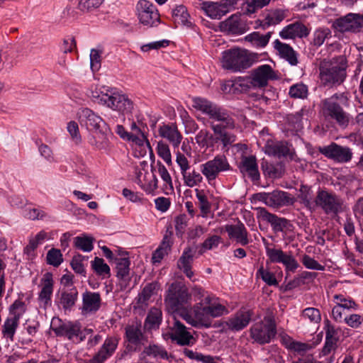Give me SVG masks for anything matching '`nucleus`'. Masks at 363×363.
Masks as SVG:
<instances>
[{"label": "nucleus", "instance_id": "1", "mask_svg": "<svg viewBox=\"0 0 363 363\" xmlns=\"http://www.w3.org/2000/svg\"><path fill=\"white\" fill-rule=\"evenodd\" d=\"M275 78L274 72L269 65H263L252 72L247 77H237L228 81L223 86L225 92L235 94L247 91L250 87L262 88L267 85L269 79Z\"/></svg>", "mask_w": 363, "mask_h": 363}, {"label": "nucleus", "instance_id": "2", "mask_svg": "<svg viewBox=\"0 0 363 363\" xmlns=\"http://www.w3.org/2000/svg\"><path fill=\"white\" fill-rule=\"evenodd\" d=\"M253 62V55L245 49L233 48L222 52V67L233 72H242L251 67Z\"/></svg>", "mask_w": 363, "mask_h": 363}, {"label": "nucleus", "instance_id": "3", "mask_svg": "<svg viewBox=\"0 0 363 363\" xmlns=\"http://www.w3.org/2000/svg\"><path fill=\"white\" fill-rule=\"evenodd\" d=\"M333 62L320 67V76L323 84L325 86L340 84L347 76V59L340 55L333 59Z\"/></svg>", "mask_w": 363, "mask_h": 363}, {"label": "nucleus", "instance_id": "4", "mask_svg": "<svg viewBox=\"0 0 363 363\" xmlns=\"http://www.w3.org/2000/svg\"><path fill=\"white\" fill-rule=\"evenodd\" d=\"M340 95L333 94L321 101V114L325 121H335L342 127H346L350 122V114L338 104Z\"/></svg>", "mask_w": 363, "mask_h": 363}, {"label": "nucleus", "instance_id": "5", "mask_svg": "<svg viewBox=\"0 0 363 363\" xmlns=\"http://www.w3.org/2000/svg\"><path fill=\"white\" fill-rule=\"evenodd\" d=\"M26 311L25 303L19 299L16 300L9 308V315L4 320L1 328L2 335L6 340L13 342L14 335L19 325L20 319Z\"/></svg>", "mask_w": 363, "mask_h": 363}, {"label": "nucleus", "instance_id": "6", "mask_svg": "<svg viewBox=\"0 0 363 363\" xmlns=\"http://www.w3.org/2000/svg\"><path fill=\"white\" fill-rule=\"evenodd\" d=\"M92 97L98 99L99 103L123 114L131 113L133 108V101L126 95L118 92L98 94L96 91L92 93Z\"/></svg>", "mask_w": 363, "mask_h": 363}, {"label": "nucleus", "instance_id": "7", "mask_svg": "<svg viewBox=\"0 0 363 363\" xmlns=\"http://www.w3.org/2000/svg\"><path fill=\"white\" fill-rule=\"evenodd\" d=\"M315 207H319L327 215L337 216L344 211V201L333 191L320 189L315 198Z\"/></svg>", "mask_w": 363, "mask_h": 363}, {"label": "nucleus", "instance_id": "8", "mask_svg": "<svg viewBox=\"0 0 363 363\" xmlns=\"http://www.w3.org/2000/svg\"><path fill=\"white\" fill-rule=\"evenodd\" d=\"M276 335L277 325L272 317H264L263 320L252 325L250 329V336L253 342L262 345L269 343Z\"/></svg>", "mask_w": 363, "mask_h": 363}, {"label": "nucleus", "instance_id": "9", "mask_svg": "<svg viewBox=\"0 0 363 363\" xmlns=\"http://www.w3.org/2000/svg\"><path fill=\"white\" fill-rule=\"evenodd\" d=\"M266 255L271 263L281 264L285 272H295L300 267L297 259L291 252L283 251L281 248H276L273 244H264Z\"/></svg>", "mask_w": 363, "mask_h": 363}, {"label": "nucleus", "instance_id": "10", "mask_svg": "<svg viewBox=\"0 0 363 363\" xmlns=\"http://www.w3.org/2000/svg\"><path fill=\"white\" fill-rule=\"evenodd\" d=\"M191 297L186 286L173 283L169 288L164 303L168 311L174 313L180 310L184 304L189 303Z\"/></svg>", "mask_w": 363, "mask_h": 363}, {"label": "nucleus", "instance_id": "11", "mask_svg": "<svg viewBox=\"0 0 363 363\" xmlns=\"http://www.w3.org/2000/svg\"><path fill=\"white\" fill-rule=\"evenodd\" d=\"M228 118L230 119V124H227L228 121L224 120H218V124H211V127L216 135V143L220 142L223 148L228 149L230 146L236 140V135L230 132V130L235 128V123L232 116L228 113Z\"/></svg>", "mask_w": 363, "mask_h": 363}, {"label": "nucleus", "instance_id": "12", "mask_svg": "<svg viewBox=\"0 0 363 363\" xmlns=\"http://www.w3.org/2000/svg\"><path fill=\"white\" fill-rule=\"evenodd\" d=\"M192 106L195 109L208 115L211 119L216 121L218 120L227 121H228V123L230 124V119L228 118V113L229 112L204 98H194L192 99Z\"/></svg>", "mask_w": 363, "mask_h": 363}, {"label": "nucleus", "instance_id": "13", "mask_svg": "<svg viewBox=\"0 0 363 363\" xmlns=\"http://www.w3.org/2000/svg\"><path fill=\"white\" fill-rule=\"evenodd\" d=\"M230 169V165L225 155H217L201 165V172L206 178L208 184H211L219 174Z\"/></svg>", "mask_w": 363, "mask_h": 363}, {"label": "nucleus", "instance_id": "14", "mask_svg": "<svg viewBox=\"0 0 363 363\" xmlns=\"http://www.w3.org/2000/svg\"><path fill=\"white\" fill-rule=\"evenodd\" d=\"M333 26L337 31L342 33H358L363 28V14L349 13L337 18Z\"/></svg>", "mask_w": 363, "mask_h": 363}, {"label": "nucleus", "instance_id": "15", "mask_svg": "<svg viewBox=\"0 0 363 363\" xmlns=\"http://www.w3.org/2000/svg\"><path fill=\"white\" fill-rule=\"evenodd\" d=\"M255 210L257 218L270 223L272 229L275 233L280 232L286 233L292 230L293 225L289 220L271 213L263 207H257Z\"/></svg>", "mask_w": 363, "mask_h": 363}, {"label": "nucleus", "instance_id": "16", "mask_svg": "<svg viewBox=\"0 0 363 363\" xmlns=\"http://www.w3.org/2000/svg\"><path fill=\"white\" fill-rule=\"evenodd\" d=\"M166 335L180 346H192L196 340L188 328L179 320L174 318Z\"/></svg>", "mask_w": 363, "mask_h": 363}, {"label": "nucleus", "instance_id": "17", "mask_svg": "<svg viewBox=\"0 0 363 363\" xmlns=\"http://www.w3.org/2000/svg\"><path fill=\"white\" fill-rule=\"evenodd\" d=\"M255 196L259 201L272 208L292 205L294 202V198L291 197L288 192L280 190H275L269 193H259Z\"/></svg>", "mask_w": 363, "mask_h": 363}, {"label": "nucleus", "instance_id": "18", "mask_svg": "<svg viewBox=\"0 0 363 363\" xmlns=\"http://www.w3.org/2000/svg\"><path fill=\"white\" fill-rule=\"evenodd\" d=\"M137 11L139 21L144 26L152 27L160 23V14L152 3L140 0L137 4Z\"/></svg>", "mask_w": 363, "mask_h": 363}, {"label": "nucleus", "instance_id": "19", "mask_svg": "<svg viewBox=\"0 0 363 363\" xmlns=\"http://www.w3.org/2000/svg\"><path fill=\"white\" fill-rule=\"evenodd\" d=\"M51 330L57 336L65 337L69 340L74 341V338L80 335V325L75 322H63L60 318H52Z\"/></svg>", "mask_w": 363, "mask_h": 363}, {"label": "nucleus", "instance_id": "20", "mask_svg": "<svg viewBox=\"0 0 363 363\" xmlns=\"http://www.w3.org/2000/svg\"><path fill=\"white\" fill-rule=\"evenodd\" d=\"M319 152L328 159L340 163L348 162L352 157V152L350 147L339 145L335 143L320 147Z\"/></svg>", "mask_w": 363, "mask_h": 363}, {"label": "nucleus", "instance_id": "21", "mask_svg": "<svg viewBox=\"0 0 363 363\" xmlns=\"http://www.w3.org/2000/svg\"><path fill=\"white\" fill-rule=\"evenodd\" d=\"M119 343V338L115 336L107 337L99 351L86 363H104L115 353Z\"/></svg>", "mask_w": 363, "mask_h": 363}, {"label": "nucleus", "instance_id": "22", "mask_svg": "<svg viewBox=\"0 0 363 363\" xmlns=\"http://www.w3.org/2000/svg\"><path fill=\"white\" fill-rule=\"evenodd\" d=\"M159 135L167 140L172 147L179 148L183 140V135L175 123H162L158 128Z\"/></svg>", "mask_w": 363, "mask_h": 363}, {"label": "nucleus", "instance_id": "23", "mask_svg": "<svg viewBox=\"0 0 363 363\" xmlns=\"http://www.w3.org/2000/svg\"><path fill=\"white\" fill-rule=\"evenodd\" d=\"M125 338L128 342L127 349L130 352L140 350L145 337L140 324H132L125 327Z\"/></svg>", "mask_w": 363, "mask_h": 363}, {"label": "nucleus", "instance_id": "24", "mask_svg": "<svg viewBox=\"0 0 363 363\" xmlns=\"http://www.w3.org/2000/svg\"><path fill=\"white\" fill-rule=\"evenodd\" d=\"M79 121L82 126H85L89 130H99L101 132V127L106 125L101 116L96 114L92 110L85 108L79 113Z\"/></svg>", "mask_w": 363, "mask_h": 363}, {"label": "nucleus", "instance_id": "25", "mask_svg": "<svg viewBox=\"0 0 363 363\" xmlns=\"http://www.w3.org/2000/svg\"><path fill=\"white\" fill-rule=\"evenodd\" d=\"M324 330L325 331V342L322 352L324 355H327L335 350L337 347L340 329L331 324L329 320H326L324 322Z\"/></svg>", "mask_w": 363, "mask_h": 363}, {"label": "nucleus", "instance_id": "26", "mask_svg": "<svg viewBox=\"0 0 363 363\" xmlns=\"http://www.w3.org/2000/svg\"><path fill=\"white\" fill-rule=\"evenodd\" d=\"M220 28L223 31H227L233 34L240 35L245 33L247 30V25L242 20L240 13L233 14L220 24Z\"/></svg>", "mask_w": 363, "mask_h": 363}, {"label": "nucleus", "instance_id": "27", "mask_svg": "<svg viewBox=\"0 0 363 363\" xmlns=\"http://www.w3.org/2000/svg\"><path fill=\"white\" fill-rule=\"evenodd\" d=\"M101 305V295L98 292L86 291L82 294V313L83 314L94 313Z\"/></svg>", "mask_w": 363, "mask_h": 363}, {"label": "nucleus", "instance_id": "28", "mask_svg": "<svg viewBox=\"0 0 363 363\" xmlns=\"http://www.w3.org/2000/svg\"><path fill=\"white\" fill-rule=\"evenodd\" d=\"M56 301L65 311H70L78 299V291L75 286L69 289H62L56 295Z\"/></svg>", "mask_w": 363, "mask_h": 363}, {"label": "nucleus", "instance_id": "29", "mask_svg": "<svg viewBox=\"0 0 363 363\" xmlns=\"http://www.w3.org/2000/svg\"><path fill=\"white\" fill-rule=\"evenodd\" d=\"M251 318L252 312L250 311H240L226 321V325L232 331H240L248 325Z\"/></svg>", "mask_w": 363, "mask_h": 363}, {"label": "nucleus", "instance_id": "30", "mask_svg": "<svg viewBox=\"0 0 363 363\" xmlns=\"http://www.w3.org/2000/svg\"><path fill=\"white\" fill-rule=\"evenodd\" d=\"M225 230L230 239H235L241 245L245 246L250 243L248 232L242 223L239 222L236 225H226Z\"/></svg>", "mask_w": 363, "mask_h": 363}, {"label": "nucleus", "instance_id": "31", "mask_svg": "<svg viewBox=\"0 0 363 363\" xmlns=\"http://www.w3.org/2000/svg\"><path fill=\"white\" fill-rule=\"evenodd\" d=\"M239 169L242 174H247L252 181H258L260 178L255 156H243Z\"/></svg>", "mask_w": 363, "mask_h": 363}, {"label": "nucleus", "instance_id": "32", "mask_svg": "<svg viewBox=\"0 0 363 363\" xmlns=\"http://www.w3.org/2000/svg\"><path fill=\"white\" fill-rule=\"evenodd\" d=\"M308 34L309 31L306 26L300 22L289 24L279 32V35L283 39L303 38L306 37Z\"/></svg>", "mask_w": 363, "mask_h": 363}, {"label": "nucleus", "instance_id": "33", "mask_svg": "<svg viewBox=\"0 0 363 363\" xmlns=\"http://www.w3.org/2000/svg\"><path fill=\"white\" fill-rule=\"evenodd\" d=\"M116 276L120 279L121 288L125 289L130 281V264L128 258H116Z\"/></svg>", "mask_w": 363, "mask_h": 363}, {"label": "nucleus", "instance_id": "34", "mask_svg": "<svg viewBox=\"0 0 363 363\" xmlns=\"http://www.w3.org/2000/svg\"><path fill=\"white\" fill-rule=\"evenodd\" d=\"M43 286L39 293L38 299L43 303L45 306L51 304V297L53 292V278L52 274L46 272L41 279Z\"/></svg>", "mask_w": 363, "mask_h": 363}, {"label": "nucleus", "instance_id": "35", "mask_svg": "<svg viewBox=\"0 0 363 363\" xmlns=\"http://www.w3.org/2000/svg\"><path fill=\"white\" fill-rule=\"evenodd\" d=\"M193 313L194 316V327L209 328L211 325V320L209 318L206 305L202 300L195 304L193 307Z\"/></svg>", "mask_w": 363, "mask_h": 363}, {"label": "nucleus", "instance_id": "36", "mask_svg": "<svg viewBox=\"0 0 363 363\" xmlns=\"http://www.w3.org/2000/svg\"><path fill=\"white\" fill-rule=\"evenodd\" d=\"M274 48L278 52L280 57L286 60L291 65H297L298 62V55L292 47L277 39L274 42Z\"/></svg>", "mask_w": 363, "mask_h": 363}, {"label": "nucleus", "instance_id": "37", "mask_svg": "<svg viewBox=\"0 0 363 363\" xmlns=\"http://www.w3.org/2000/svg\"><path fill=\"white\" fill-rule=\"evenodd\" d=\"M266 152L268 155L281 157H289L294 159V152L291 151L288 143L284 142H278L267 146Z\"/></svg>", "mask_w": 363, "mask_h": 363}, {"label": "nucleus", "instance_id": "38", "mask_svg": "<svg viewBox=\"0 0 363 363\" xmlns=\"http://www.w3.org/2000/svg\"><path fill=\"white\" fill-rule=\"evenodd\" d=\"M146 357H150L157 360L159 359H168L169 356L163 346L150 344L144 347L143 351L140 354V359L143 360Z\"/></svg>", "mask_w": 363, "mask_h": 363}, {"label": "nucleus", "instance_id": "39", "mask_svg": "<svg viewBox=\"0 0 363 363\" xmlns=\"http://www.w3.org/2000/svg\"><path fill=\"white\" fill-rule=\"evenodd\" d=\"M136 179L137 183L147 194L152 193L157 188V179L152 173L145 172L143 176V173L139 171Z\"/></svg>", "mask_w": 363, "mask_h": 363}, {"label": "nucleus", "instance_id": "40", "mask_svg": "<svg viewBox=\"0 0 363 363\" xmlns=\"http://www.w3.org/2000/svg\"><path fill=\"white\" fill-rule=\"evenodd\" d=\"M286 16V15L284 10L274 9L269 11L264 15V18L261 21L260 26L264 29L272 26H276L280 23Z\"/></svg>", "mask_w": 363, "mask_h": 363}, {"label": "nucleus", "instance_id": "41", "mask_svg": "<svg viewBox=\"0 0 363 363\" xmlns=\"http://www.w3.org/2000/svg\"><path fill=\"white\" fill-rule=\"evenodd\" d=\"M202 301L206 305L209 318H217L223 315L227 310L225 307L220 303H216V299L213 296L209 295L206 296Z\"/></svg>", "mask_w": 363, "mask_h": 363}, {"label": "nucleus", "instance_id": "42", "mask_svg": "<svg viewBox=\"0 0 363 363\" xmlns=\"http://www.w3.org/2000/svg\"><path fill=\"white\" fill-rule=\"evenodd\" d=\"M193 262V254L191 250L188 248L184 250L182 255L178 260L177 266L183 271L186 276L191 279L194 276V272L191 270V263Z\"/></svg>", "mask_w": 363, "mask_h": 363}, {"label": "nucleus", "instance_id": "43", "mask_svg": "<svg viewBox=\"0 0 363 363\" xmlns=\"http://www.w3.org/2000/svg\"><path fill=\"white\" fill-rule=\"evenodd\" d=\"M263 173L272 179L281 178L284 174V166L281 162L276 164L263 162L261 165Z\"/></svg>", "mask_w": 363, "mask_h": 363}, {"label": "nucleus", "instance_id": "44", "mask_svg": "<svg viewBox=\"0 0 363 363\" xmlns=\"http://www.w3.org/2000/svg\"><path fill=\"white\" fill-rule=\"evenodd\" d=\"M195 140L199 146L202 148L213 147L216 144V135L206 129H201L196 135Z\"/></svg>", "mask_w": 363, "mask_h": 363}, {"label": "nucleus", "instance_id": "45", "mask_svg": "<svg viewBox=\"0 0 363 363\" xmlns=\"http://www.w3.org/2000/svg\"><path fill=\"white\" fill-rule=\"evenodd\" d=\"M201 8L211 18L219 19L225 15V11L222 10L218 2L204 1L201 4Z\"/></svg>", "mask_w": 363, "mask_h": 363}, {"label": "nucleus", "instance_id": "46", "mask_svg": "<svg viewBox=\"0 0 363 363\" xmlns=\"http://www.w3.org/2000/svg\"><path fill=\"white\" fill-rule=\"evenodd\" d=\"M162 318V311L157 308H152L145 318V325L149 329L157 328L160 325Z\"/></svg>", "mask_w": 363, "mask_h": 363}, {"label": "nucleus", "instance_id": "47", "mask_svg": "<svg viewBox=\"0 0 363 363\" xmlns=\"http://www.w3.org/2000/svg\"><path fill=\"white\" fill-rule=\"evenodd\" d=\"M172 17L174 18L175 22L181 23L187 27L191 26V22L189 20V14L187 12L186 8L183 5L177 6L172 11Z\"/></svg>", "mask_w": 363, "mask_h": 363}, {"label": "nucleus", "instance_id": "48", "mask_svg": "<svg viewBox=\"0 0 363 363\" xmlns=\"http://www.w3.org/2000/svg\"><path fill=\"white\" fill-rule=\"evenodd\" d=\"M272 33V32H268L264 35H262L259 32H252L246 35L245 39L246 41L253 43L257 47L264 48L268 44Z\"/></svg>", "mask_w": 363, "mask_h": 363}, {"label": "nucleus", "instance_id": "49", "mask_svg": "<svg viewBox=\"0 0 363 363\" xmlns=\"http://www.w3.org/2000/svg\"><path fill=\"white\" fill-rule=\"evenodd\" d=\"M94 239L86 235L77 236L74 239V247L83 252H91L94 248Z\"/></svg>", "mask_w": 363, "mask_h": 363}, {"label": "nucleus", "instance_id": "50", "mask_svg": "<svg viewBox=\"0 0 363 363\" xmlns=\"http://www.w3.org/2000/svg\"><path fill=\"white\" fill-rule=\"evenodd\" d=\"M156 286L157 284L150 283L143 288L137 298V303L140 307L146 306L147 305L148 301L156 290Z\"/></svg>", "mask_w": 363, "mask_h": 363}, {"label": "nucleus", "instance_id": "51", "mask_svg": "<svg viewBox=\"0 0 363 363\" xmlns=\"http://www.w3.org/2000/svg\"><path fill=\"white\" fill-rule=\"evenodd\" d=\"M196 197L198 200V206L201 213V216L207 217L211 212V204L208 201L207 196L203 190L196 189Z\"/></svg>", "mask_w": 363, "mask_h": 363}, {"label": "nucleus", "instance_id": "52", "mask_svg": "<svg viewBox=\"0 0 363 363\" xmlns=\"http://www.w3.org/2000/svg\"><path fill=\"white\" fill-rule=\"evenodd\" d=\"M91 268L99 276L109 277L111 276V269L109 266L105 263L104 259L96 257L91 262Z\"/></svg>", "mask_w": 363, "mask_h": 363}, {"label": "nucleus", "instance_id": "53", "mask_svg": "<svg viewBox=\"0 0 363 363\" xmlns=\"http://www.w3.org/2000/svg\"><path fill=\"white\" fill-rule=\"evenodd\" d=\"M289 95L292 99H305L308 95V88L302 82L296 83L290 86Z\"/></svg>", "mask_w": 363, "mask_h": 363}, {"label": "nucleus", "instance_id": "54", "mask_svg": "<svg viewBox=\"0 0 363 363\" xmlns=\"http://www.w3.org/2000/svg\"><path fill=\"white\" fill-rule=\"evenodd\" d=\"M336 301V305L344 309L345 311H356L358 308L357 304L351 298H345L342 294H336L334 296Z\"/></svg>", "mask_w": 363, "mask_h": 363}, {"label": "nucleus", "instance_id": "55", "mask_svg": "<svg viewBox=\"0 0 363 363\" xmlns=\"http://www.w3.org/2000/svg\"><path fill=\"white\" fill-rule=\"evenodd\" d=\"M301 317L308 319L311 323H319L321 321V314L318 308L308 307L302 311Z\"/></svg>", "mask_w": 363, "mask_h": 363}, {"label": "nucleus", "instance_id": "56", "mask_svg": "<svg viewBox=\"0 0 363 363\" xmlns=\"http://www.w3.org/2000/svg\"><path fill=\"white\" fill-rule=\"evenodd\" d=\"M298 199L306 208L314 209L315 207V200H312V192L307 186H302L298 194Z\"/></svg>", "mask_w": 363, "mask_h": 363}, {"label": "nucleus", "instance_id": "57", "mask_svg": "<svg viewBox=\"0 0 363 363\" xmlns=\"http://www.w3.org/2000/svg\"><path fill=\"white\" fill-rule=\"evenodd\" d=\"M46 262L48 264L55 267H59L63 262L61 251L56 248H51L47 253Z\"/></svg>", "mask_w": 363, "mask_h": 363}, {"label": "nucleus", "instance_id": "58", "mask_svg": "<svg viewBox=\"0 0 363 363\" xmlns=\"http://www.w3.org/2000/svg\"><path fill=\"white\" fill-rule=\"evenodd\" d=\"M157 166L158 169V174L161 179H162V181L164 182V188L166 189L173 191L174 187L172 184V177L169 172L167 171V168L163 164H162L161 162L159 161L157 162Z\"/></svg>", "mask_w": 363, "mask_h": 363}, {"label": "nucleus", "instance_id": "59", "mask_svg": "<svg viewBox=\"0 0 363 363\" xmlns=\"http://www.w3.org/2000/svg\"><path fill=\"white\" fill-rule=\"evenodd\" d=\"M182 177L185 184L189 187L197 186L203 182L201 174L195 170H193L191 172H186Z\"/></svg>", "mask_w": 363, "mask_h": 363}, {"label": "nucleus", "instance_id": "60", "mask_svg": "<svg viewBox=\"0 0 363 363\" xmlns=\"http://www.w3.org/2000/svg\"><path fill=\"white\" fill-rule=\"evenodd\" d=\"M257 276L260 277L269 286H277L278 281L275 275L262 266L257 272Z\"/></svg>", "mask_w": 363, "mask_h": 363}, {"label": "nucleus", "instance_id": "61", "mask_svg": "<svg viewBox=\"0 0 363 363\" xmlns=\"http://www.w3.org/2000/svg\"><path fill=\"white\" fill-rule=\"evenodd\" d=\"M330 35L331 32L328 28L317 29L313 33V45L318 47L322 45L324 43L325 39L330 37Z\"/></svg>", "mask_w": 363, "mask_h": 363}, {"label": "nucleus", "instance_id": "62", "mask_svg": "<svg viewBox=\"0 0 363 363\" xmlns=\"http://www.w3.org/2000/svg\"><path fill=\"white\" fill-rule=\"evenodd\" d=\"M157 152L158 155L169 165L172 164V155L169 147L162 141L157 143Z\"/></svg>", "mask_w": 363, "mask_h": 363}, {"label": "nucleus", "instance_id": "63", "mask_svg": "<svg viewBox=\"0 0 363 363\" xmlns=\"http://www.w3.org/2000/svg\"><path fill=\"white\" fill-rule=\"evenodd\" d=\"M104 0H79L77 8L82 12L97 9Z\"/></svg>", "mask_w": 363, "mask_h": 363}, {"label": "nucleus", "instance_id": "64", "mask_svg": "<svg viewBox=\"0 0 363 363\" xmlns=\"http://www.w3.org/2000/svg\"><path fill=\"white\" fill-rule=\"evenodd\" d=\"M301 262L303 265L308 269L319 271L325 270V266L320 264L318 261L308 255H304L302 257Z\"/></svg>", "mask_w": 363, "mask_h": 363}]
</instances>
